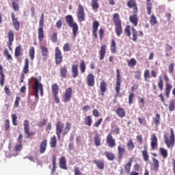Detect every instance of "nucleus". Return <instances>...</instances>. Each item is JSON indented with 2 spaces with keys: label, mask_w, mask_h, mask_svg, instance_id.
Here are the masks:
<instances>
[{
  "label": "nucleus",
  "mask_w": 175,
  "mask_h": 175,
  "mask_svg": "<svg viewBox=\"0 0 175 175\" xmlns=\"http://www.w3.org/2000/svg\"><path fill=\"white\" fill-rule=\"evenodd\" d=\"M66 21L68 27L72 29L73 38H76L77 36V32H79V25L75 22V19H73L72 15L66 16Z\"/></svg>",
  "instance_id": "1"
},
{
  "label": "nucleus",
  "mask_w": 175,
  "mask_h": 175,
  "mask_svg": "<svg viewBox=\"0 0 175 175\" xmlns=\"http://www.w3.org/2000/svg\"><path fill=\"white\" fill-rule=\"evenodd\" d=\"M170 131L171 133L170 137L168 133H165L163 136L165 144L167 146V148H173L175 144L174 130H173V129H171Z\"/></svg>",
  "instance_id": "2"
},
{
  "label": "nucleus",
  "mask_w": 175,
  "mask_h": 175,
  "mask_svg": "<svg viewBox=\"0 0 175 175\" xmlns=\"http://www.w3.org/2000/svg\"><path fill=\"white\" fill-rule=\"evenodd\" d=\"M113 20L115 24L116 33L117 36H121L122 35V25L120 19V14L118 13L113 14Z\"/></svg>",
  "instance_id": "3"
},
{
  "label": "nucleus",
  "mask_w": 175,
  "mask_h": 175,
  "mask_svg": "<svg viewBox=\"0 0 175 175\" xmlns=\"http://www.w3.org/2000/svg\"><path fill=\"white\" fill-rule=\"evenodd\" d=\"M44 27V14L42 13L39 21V27L38 29V40L39 42H43L44 39V30L43 29Z\"/></svg>",
  "instance_id": "4"
},
{
  "label": "nucleus",
  "mask_w": 175,
  "mask_h": 175,
  "mask_svg": "<svg viewBox=\"0 0 175 175\" xmlns=\"http://www.w3.org/2000/svg\"><path fill=\"white\" fill-rule=\"evenodd\" d=\"M72 95H73V89L72 88H68L64 92L62 101L64 102V103L70 102L72 99Z\"/></svg>",
  "instance_id": "5"
},
{
  "label": "nucleus",
  "mask_w": 175,
  "mask_h": 175,
  "mask_svg": "<svg viewBox=\"0 0 175 175\" xmlns=\"http://www.w3.org/2000/svg\"><path fill=\"white\" fill-rule=\"evenodd\" d=\"M163 79L165 81V96H167V98H169V96H170V91H172V88H173V86L172 85V84L169 83L170 79L169 77H167V75H164Z\"/></svg>",
  "instance_id": "6"
},
{
  "label": "nucleus",
  "mask_w": 175,
  "mask_h": 175,
  "mask_svg": "<svg viewBox=\"0 0 175 175\" xmlns=\"http://www.w3.org/2000/svg\"><path fill=\"white\" fill-rule=\"evenodd\" d=\"M115 90L116 92V96L120 94V91H121V75L120 74V70H116V83Z\"/></svg>",
  "instance_id": "7"
},
{
  "label": "nucleus",
  "mask_w": 175,
  "mask_h": 175,
  "mask_svg": "<svg viewBox=\"0 0 175 175\" xmlns=\"http://www.w3.org/2000/svg\"><path fill=\"white\" fill-rule=\"evenodd\" d=\"M51 90L55 103H59L61 100H59V97H58V92H59V87L58 86V84L54 83L51 87Z\"/></svg>",
  "instance_id": "8"
},
{
  "label": "nucleus",
  "mask_w": 175,
  "mask_h": 175,
  "mask_svg": "<svg viewBox=\"0 0 175 175\" xmlns=\"http://www.w3.org/2000/svg\"><path fill=\"white\" fill-rule=\"evenodd\" d=\"M64 122L60 120L57 121L56 123V135L59 141L61 140V133L64 132Z\"/></svg>",
  "instance_id": "9"
},
{
  "label": "nucleus",
  "mask_w": 175,
  "mask_h": 175,
  "mask_svg": "<svg viewBox=\"0 0 175 175\" xmlns=\"http://www.w3.org/2000/svg\"><path fill=\"white\" fill-rule=\"evenodd\" d=\"M77 16L78 18V21H79V23H82V21H84L85 14L84 13V8H83V5H81V4H79L78 6V12H77Z\"/></svg>",
  "instance_id": "10"
},
{
  "label": "nucleus",
  "mask_w": 175,
  "mask_h": 175,
  "mask_svg": "<svg viewBox=\"0 0 175 175\" xmlns=\"http://www.w3.org/2000/svg\"><path fill=\"white\" fill-rule=\"evenodd\" d=\"M23 126H24V132L27 136V139H29L31 136H33V135H35V132L31 133L29 131V120H25L23 123Z\"/></svg>",
  "instance_id": "11"
},
{
  "label": "nucleus",
  "mask_w": 175,
  "mask_h": 175,
  "mask_svg": "<svg viewBox=\"0 0 175 175\" xmlns=\"http://www.w3.org/2000/svg\"><path fill=\"white\" fill-rule=\"evenodd\" d=\"M62 52L59 48L56 47L55 49V60L56 65H59V64L62 63Z\"/></svg>",
  "instance_id": "12"
},
{
  "label": "nucleus",
  "mask_w": 175,
  "mask_h": 175,
  "mask_svg": "<svg viewBox=\"0 0 175 175\" xmlns=\"http://www.w3.org/2000/svg\"><path fill=\"white\" fill-rule=\"evenodd\" d=\"M29 59L26 58L25 59V65H24V68L23 70V74H21V83H24V78L25 77L26 73H28V72H29Z\"/></svg>",
  "instance_id": "13"
},
{
  "label": "nucleus",
  "mask_w": 175,
  "mask_h": 175,
  "mask_svg": "<svg viewBox=\"0 0 175 175\" xmlns=\"http://www.w3.org/2000/svg\"><path fill=\"white\" fill-rule=\"evenodd\" d=\"M125 146L123 144H120L118 146V159L119 162L122 161V158H124V154H125Z\"/></svg>",
  "instance_id": "14"
},
{
  "label": "nucleus",
  "mask_w": 175,
  "mask_h": 175,
  "mask_svg": "<svg viewBox=\"0 0 175 175\" xmlns=\"http://www.w3.org/2000/svg\"><path fill=\"white\" fill-rule=\"evenodd\" d=\"M127 6L129 9H133V13H139V8L136 0H129L127 2Z\"/></svg>",
  "instance_id": "15"
},
{
  "label": "nucleus",
  "mask_w": 175,
  "mask_h": 175,
  "mask_svg": "<svg viewBox=\"0 0 175 175\" xmlns=\"http://www.w3.org/2000/svg\"><path fill=\"white\" fill-rule=\"evenodd\" d=\"M32 80L34 83H33L34 87H36V85L38 87V92L39 93V91H40V95L43 96V85L40 83V80L35 77H32Z\"/></svg>",
  "instance_id": "16"
},
{
  "label": "nucleus",
  "mask_w": 175,
  "mask_h": 175,
  "mask_svg": "<svg viewBox=\"0 0 175 175\" xmlns=\"http://www.w3.org/2000/svg\"><path fill=\"white\" fill-rule=\"evenodd\" d=\"M106 142L110 148L116 147V139L113 137L111 133H109L106 138Z\"/></svg>",
  "instance_id": "17"
},
{
  "label": "nucleus",
  "mask_w": 175,
  "mask_h": 175,
  "mask_svg": "<svg viewBox=\"0 0 175 175\" xmlns=\"http://www.w3.org/2000/svg\"><path fill=\"white\" fill-rule=\"evenodd\" d=\"M150 147L153 150H157L158 147V137L155 134H152L150 137Z\"/></svg>",
  "instance_id": "18"
},
{
  "label": "nucleus",
  "mask_w": 175,
  "mask_h": 175,
  "mask_svg": "<svg viewBox=\"0 0 175 175\" xmlns=\"http://www.w3.org/2000/svg\"><path fill=\"white\" fill-rule=\"evenodd\" d=\"M142 154L144 161H145V162H148L150 159V155L148 154V145L145 144L144 146V150L142 151Z\"/></svg>",
  "instance_id": "19"
},
{
  "label": "nucleus",
  "mask_w": 175,
  "mask_h": 175,
  "mask_svg": "<svg viewBox=\"0 0 175 175\" xmlns=\"http://www.w3.org/2000/svg\"><path fill=\"white\" fill-rule=\"evenodd\" d=\"M98 28H99V22L94 21L92 23V35L94 39H98Z\"/></svg>",
  "instance_id": "20"
},
{
  "label": "nucleus",
  "mask_w": 175,
  "mask_h": 175,
  "mask_svg": "<svg viewBox=\"0 0 175 175\" xmlns=\"http://www.w3.org/2000/svg\"><path fill=\"white\" fill-rule=\"evenodd\" d=\"M11 18L14 29L16 31H18L20 29V22H18V20L16 18V15L13 12L11 14Z\"/></svg>",
  "instance_id": "21"
},
{
  "label": "nucleus",
  "mask_w": 175,
  "mask_h": 175,
  "mask_svg": "<svg viewBox=\"0 0 175 175\" xmlns=\"http://www.w3.org/2000/svg\"><path fill=\"white\" fill-rule=\"evenodd\" d=\"M40 50L43 61H47V58H49V48L45 46H41Z\"/></svg>",
  "instance_id": "22"
},
{
  "label": "nucleus",
  "mask_w": 175,
  "mask_h": 175,
  "mask_svg": "<svg viewBox=\"0 0 175 175\" xmlns=\"http://www.w3.org/2000/svg\"><path fill=\"white\" fill-rule=\"evenodd\" d=\"M86 83L88 87H94L95 85V76L92 74H89L87 77Z\"/></svg>",
  "instance_id": "23"
},
{
  "label": "nucleus",
  "mask_w": 175,
  "mask_h": 175,
  "mask_svg": "<svg viewBox=\"0 0 175 175\" xmlns=\"http://www.w3.org/2000/svg\"><path fill=\"white\" fill-rule=\"evenodd\" d=\"M129 21L133 24L134 27H137L139 23V18H137V13H133V15L129 16Z\"/></svg>",
  "instance_id": "24"
},
{
  "label": "nucleus",
  "mask_w": 175,
  "mask_h": 175,
  "mask_svg": "<svg viewBox=\"0 0 175 175\" xmlns=\"http://www.w3.org/2000/svg\"><path fill=\"white\" fill-rule=\"evenodd\" d=\"M59 165L60 169H64V170H68V166L66 165V158L62 156L59 160Z\"/></svg>",
  "instance_id": "25"
},
{
  "label": "nucleus",
  "mask_w": 175,
  "mask_h": 175,
  "mask_svg": "<svg viewBox=\"0 0 175 175\" xmlns=\"http://www.w3.org/2000/svg\"><path fill=\"white\" fill-rule=\"evenodd\" d=\"M132 163H133V157H131L127 163L124 165V172L126 174L131 173V167H132Z\"/></svg>",
  "instance_id": "26"
},
{
  "label": "nucleus",
  "mask_w": 175,
  "mask_h": 175,
  "mask_svg": "<svg viewBox=\"0 0 175 175\" xmlns=\"http://www.w3.org/2000/svg\"><path fill=\"white\" fill-rule=\"evenodd\" d=\"M47 150V139H44L40 144V154H44Z\"/></svg>",
  "instance_id": "27"
},
{
  "label": "nucleus",
  "mask_w": 175,
  "mask_h": 175,
  "mask_svg": "<svg viewBox=\"0 0 175 175\" xmlns=\"http://www.w3.org/2000/svg\"><path fill=\"white\" fill-rule=\"evenodd\" d=\"M99 58L100 61L103 60L105 59V56L106 55V45L103 44L100 46V51H99Z\"/></svg>",
  "instance_id": "28"
},
{
  "label": "nucleus",
  "mask_w": 175,
  "mask_h": 175,
  "mask_svg": "<svg viewBox=\"0 0 175 175\" xmlns=\"http://www.w3.org/2000/svg\"><path fill=\"white\" fill-rule=\"evenodd\" d=\"M71 71H72V77L74 79H76V77H77V76H79V65L73 64L72 66Z\"/></svg>",
  "instance_id": "29"
},
{
  "label": "nucleus",
  "mask_w": 175,
  "mask_h": 175,
  "mask_svg": "<svg viewBox=\"0 0 175 175\" xmlns=\"http://www.w3.org/2000/svg\"><path fill=\"white\" fill-rule=\"evenodd\" d=\"M116 113L120 118H124V117L126 116V113H125V109L122 107H118L116 109Z\"/></svg>",
  "instance_id": "30"
},
{
  "label": "nucleus",
  "mask_w": 175,
  "mask_h": 175,
  "mask_svg": "<svg viewBox=\"0 0 175 175\" xmlns=\"http://www.w3.org/2000/svg\"><path fill=\"white\" fill-rule=\"evenodd\" d=\"M93 162L95 163V165H96L97 167L100 170H103V169H105V162H103V161L94 159Z\"/></svg>",
  "instance_id": "31"
},
{
  "label": "nucleus",
  "mask_w": 175,
  "mask_h": 175,
  "mask_svg": "<svg viewBox=\"0 0 175 175\" xmlns=\"http://www.w3.org/2000/svg\"><path fill=\"white\" fill-rule=\"evenodd\" d=\"M100 90L101 95L102 96H103L105 95V92H106V91L107 90V83H106V81H105V80H103L100 82Z\"/></svg>",
  "instance_id": "32"
},
{
  "label": "nucleus",
  "mask_w": 175,
  "mask_h": 175,
  "mask_svg": "<svg viewBox=\"0 0 175 175\" xmlns=\"http://www.w3.org/2000/svg\"><path fill=\"white\" fill-rule=\"evenodd\" d=\"M0 75L1 78L0 79V85L1 87H3L5 84V74L3 73V67L2 64H0Z\"/></svg>",
  "instance_id": "33"
},
{
  "label": "nucleus",
  "mask_w": 175,
  "mask_h": 175,
  "mask_svg": "<svg viewBox=\"0 0 175 175\" xmlns=\"http://www.w3.org/2000/svg\"><path fill=\"white\" fill-rule=\"evenodd\" d=\"M159 152L163 159H166L167 157H169V152L167 150V149H165V148L160 147L159 148Z\"/></svg>",
  "instance_id": "34"
},
{
  "label": "nucleus",
  "mask_w": 175,
  "mask_h": 175,
  "mask_svg": "<svg viewBox=\"0 0 175 175\" xmlns=\"http://www.w3.org/2000/svg\"><path fill=\"white\" fill-rule=\"evenodd\" d=\"M8 43L11 44L14 42V31L13 30H9L8 33Z\"/></svg>",
  "instance_id": "35"
},
{
  "label": "nucleus",
  "mask_w": 175,
  "mask_h": 175,
  "mask_svg": "<svg viewBox=\"0 0 175 175\" xmlns=\"http://www.w3.org/2000/svg\"><path fill=\"white\" fill-rule=\"evenodd\" d=\"M104 155H105L108 161H113L114 159H116V155L111 152L105 151L104 152Z\"/></svg>",
  "instance_id": "36"
},
{
  "label": "nucleus",
  "mask_w": 175,
  "mask_h": 175,
  "mask_svg": "<svg viewBox=\"0 0 175 175\" xmlns=\"http://www.w3.org/2000/svg\"><path fill=\"white\" fill-rule=\"evenodd\" d=\"M60 75L62 79L66 78V76L68 75V68H66V66L60 67Z\"/></svg>",
  "instance_id": "37"
},
{
  "label": "nucleus",
  "mask_w": 175,
  "mask_h": 175,
  "mask_svg": "<svg viewBox=\"0 0 175 175\" xmlns=\"http://www.w3.org/2000/svg\"><path fill=\"white\" fill-rule=\"evenodd\" d=\"M49 144L51 148H55L57 147V137L55 135L51 137Z\"/></svg>",
  "instance_id": "38"
},
{
  "label": "nucleus",
  "mask_w": 175,
  "mask_h": 175,
  "mask_svg": "<svg viewBox=\"0 0 175 175\" xmlns=\"http://www.w3.org/2000/svg\"><path fill=\"white\" fill-rule=\"evenodd\" d=\"M152 162L153 170H154V172H158V170H159V161L155 157H152Z\"/></svg>",
  "instance_id": "39"
},
{
  "label": "nucleus",
  "mask_w": 175,
  "mask_h": 175,
  "mask_svg": "<svg viewBox=\"0 0 175 175\" xmlns=\"http://www.w3.org/2000/svg\"><path fill=\"white\" fill-rule=\"evenodd\" d=\"M21 45H18L15 48L14 57L15 58H19L22 54Z\"/></svg>",
  "instance_id": "40"
},
{
  "label": "nucleus",
  "mask_w": 175,
  "mask_h": 175,
  "mask_svg": "<svg viewBox=\"0 0 175 175\" xmlns=\"http://www.w3.org/2000/svg\"><path fill=\"white\" fill-rule=\"evenodd\" d=\"M56 165H57V157L53 155V159H52V166L53 168L51 170V174L54 175V174L55 173V169H56Z\"/></svg>",
  "instance_id": "41"
},
{
  "label": "nucleus",
  "mask_w": 175,
  "mask_h": 175,
  "mask_svg": "<svg viewBox=\"0 0 175 175\" xmlns=\"http://www.w3.org/2000/svg\"><path fill=\"white\" fill-rule=\"evenodd\" d=\"M29 57L31 61L35 59V47L31 46L29 49Z\"/></svg>",
  "instance_id": "42"
},
{
  "label": "nucleus",
  "mask_w": 175,
  "mask_h": 175,
  "mask_svg": "<svg viewBox=\"0 0 175 175\" xmlns=\"http://www.w3.org/2000/svg\"><path fill=\"white\" fill-rule=\"evenodd\" d=\"M3 54L7 57V60L9 61V62H13V57H12V55L9 53L8 49H4Z\"/></svg>",
  "instance_id": "43"
},
{
  "label": "nucleus",
  "mask_w": 175,
  "mask_h": 175,
  "mask_svg": "<svg viewBox=\"0 0 175 175\" xmlns=\"http://www.w3.org/2000/svg\"><path fill=\"white\" fill-rule=\"evenodd\" d=\"M70 128H72V125L70 124V122H67L66 124V126L64 128V131L63 132V136H66L68 133L70 131Z\"/></svg>",
  "instance_id": "44"
},
{
  "label": "nucleus",
  "mask_w": 175,
  "mask_h": 175,
  "mask_svg": "<svg viewBox=\"0 0 175 175\" xmlns=\"http://www.w3.org/2000/svg\"><path fill=\"white\" fill-rule=\"evenodd\" d=\"M126 146L128 151H133V148H135V144L132 139H129L128 141Z\"/></svg>",
  "instance_id": "45"
},
{
  "label": "nucleus",
  "mask_w": 175,
  "mask_h": 175,
  "mask_svg": "<svg viewBox=\"0 0 175 175\" xmlns=\"http://www.w3.org/2000/svg\"><path fill=\"white\" fill-rule=\"evenodd\" d=\"M111 52L112 53V54H116V53H117V47L115 40H111Z\"/></svg>",
  "instance_id": "46"
},
{
  "label": "nucleus",
  "mask_w": 175,
  "mask_h": 175,
  "mask_svg": "<svg viewBox=\"0 0 175 175\" xmlns=\"http://www.w3.org/2000/svg\"><path fill=\"white\" fill-rule=\"evenodd\" d=\"M153 121L157 126H159L161 124V115L159 113L156 114V117L153 118Z\"/></svg>",
  "instance_id": "47"
},
{
  "label": "nucleus",
  "mask_w": 175,
  "mask_h": 175,
  "mask_svg": "<svg viewBox=\"0 0 175 175\" xmlns=\"http://www.w3.org/2000/svg\"><path fill=\"white\" fill-rule=\"evenodd\" d=\"M12 8L15 12L20 10V5H18V0H14L12 1Z\"/></svg>",
  "instance_id": "48"
},
{
  "label": "nucleus",
  "mask_w": 175,
  "mask_h": 175,
  "mask_svg": "<svg viewBox=\"0 0 175 175\" xmlns=\"http://www.w3.org/2000/svg\"><path fill=\"white\" fill-rule=\"evenodd\" d=\"M100 143H101L100 136L96 134L94 136V144L95 146H96V147H99V146H100Z\"/></svg>",
  "instance_id": "49"
},
{
  "label": "nucleus",
  "mask_w": 175,
  "mask_h": 175,
  "mask_svg": "<svg viewBox=\"0 0 175 175\" xmlns=\"http://www.w3.org/2000/svg\"><path fill=\"white\" fill-rule=\"evenodd\" d=\"M99 0H92V8L93 10H96V9H99Z\"/></svg>",
  "instance_id": "50"
},
{
  "label": "nucleus",
  "mask_w": 175,
  "mask_h": 175,
  "mask_svg": "<svg viewBox=\"0 0 175 175\" xmlns=\"http://www.w3.org/2000/svg\"><path fill=\"white\" fill-rule=\"evenodd\" d=\"M150 25H156V24H158V20L157 19V16L155 15L152 14L150 16Z\"/></svg>",
  "instance_id": "51"
},
{
  "label": "nucleus",
  "mask_w": 175,
  "mask_h": 175,
  "mask_svg": "<svg viewBox=\"0 0 175 175\" xmlns=\"http://www.w3.org/2000/svg\"><path fill=\"white\" fill-rule=\"evenodd\" d=\"M85 124L88 125V126H91V125H92V118L91 116H88L85 118Z\"/></svg>",
  "instance_id": "52"
},
{
  "label": "nucleus",
  "mask_w": 175,
  "mask_h": 175,
  "mask_svg": "<svg viewBox=\"0 0 175 175\" xmlns=\"http://www.w3.org/2000/svg\"><path fill=\"white\" fill-rule=\"evenodd\" d=\"M128 66H130V68H133V66H136V64H137V62L135 58H131L130 60L127 61Z\"/></svg>",
  "instance_id": "53"
},
{
  "label": "nucleus",
  "mask_w": 175,
  "mask_h": 175,
  "mask_svg": "<svg viewBox=\"0 0 175 175\" xmlns=\"http://www.w3.org/2000/svg\"><path fill=\"white\" fill-rule=\"evenodd\" d=\"M151 0H147V13L149 16H151V10L152 9V4L150 3Z\"/></svg>",
  "instance_id": "54"
},
{
  "label": "nucleus",
  "mask_w": 175,
  "mask_h": 175,
  "mask_svg": "<svg viewBox=\"0 0 175 175\" xmlns=\"http://www.w3.org/2000/svg\"><path fill=\"white\" fill-rule=\"evenodd\" d=\"M79 69L81 70V73H84L85 72V69H87V66H85V62L84 60H82L80 65Z\"/></svg>",
  "instance_id": "55"
},
{
  "label": "nucleus",
  "mask_w": 175,
  "mask_h": 175,
  "mask_svg": "<svg viewBox=\"0 0 175 175\" xmlns=\"http://www.w3.org/2000/svg\"><path fill=\"white\" fill-rule=\"evenodd\" d=\"M169 111H174L175 109V99H172L170 100V105H169Z\"/></svg>",
  "instance_id": "56"
},
{
  "label": "nucleus",
  "mask_w": 175,
  "mask_h": 175,
  "mask_svg": "<svg viewBox=\"0 0 175 175\" xmlns=\"http://www.w3.org/2000/svg\"><path fill=\"white\" fill-rule=\"evenodd\" d=\"M157 85L160 91H163V79H162V77H159Z\"/></svg>",
  "instance_id": "57"
},
{
  "label": "nucleus",
  "mask_w": 175,
  "mask_h": 175,
  "mask_svg": "<svg viewBox=\"0 0 175 175\" xmlns=\"http://www.w3.org/2000/svg\"><path fill=\"white\" fill-rule=\"evenodd\" d=\"M135 98V93L129 92V105H132L133 103V99Z\"/></svg>",
  "instance_id": "58"
},
{
  "label": "nucleus",
  "mask_w": 175,
  "mask_h": 175,
  "mask_svg": "<svg viewBox=\"0 0 175 175\" xmlns=\"http://www.w3.org/2000/svg\"><path fill=\"white\" fill-rule=\"evenodd\" d=\"M58 34L57 33H54L51 37V40L53 43H57L58 42Z\"/></svg>",
  "instance_id": "59"
},
{
  "label": "nucleus",
  "mask_w": 175,
  "mask_h": 175,
  "mask_svg": "<svg viewBox=\"0 0 175 175\" xmlns=\"http://www.w3.org/2000/svg\"><path fill=\"white\" fill-rule=\"evenodd\" d=\"M33 90L34 91L36 100V102H38L39 101V93L38 92V86L37 85L33 86Z\"/></svg>",
  "instance_id": "60"
},
{
  "label": "nucleus",
  "mask_w": 175,
  "mask_h": 175,
  "mask_svg": "<svg viewBox=\"0 0 175 175\" xmlns=\"http://www.w3.org/2000/svg\"><path fill=\"white\" fill-rule=\"evenodd\" d=\"M124 33L126 34V36L129 37L131 36V25H126L125 29H124Z\"/></svg>",
  "instance_id": "61"
},
{
  "label": "nucleus",
  "mask_w": 175,
  "mask_h": 175,
  "mask_svg": "<svg viewBox=\"0 0 175 175\" xmlns=\"http://www.w3.org/2000/svg\"><path fill=\"white\" fill-rule=\"evenodd\" d=\"M12 124L14 125V126H17L18 124L17 123V115L12 114Z\"/></svg>",
  "instance_id": "62"
},
{
  "label": "nucleus",
  "mask_w": 175,
  "mask_h": 175,
  "mask_svg": "<svg viewBox=\"0 0 175 175\" xmlns=\"http://www.w3.org/2000/svg\"><path fill=\"white\" fill-rule=\"evenodd\" d=\"M74 173L75 175H83V173L80 171V168L77 166L74 167Z\"/></svg>",
  "instance_id": "63"
},
{
  "label": "nucleus",
  "mask_w": 175,
  "mask_h": 175,
  "mask_svg": "<svg viewBox=\"0 0 175 175\" xmlns=\"http://www.w3.org/2000/svg\"><path fill=\"white\" fill-rule=\"evenodd\" d=\"M63 50L65 53H68V51H70V45L69 43L64 44L63 46Z\"/></svg>",
  "instance_id": "64"
}]
</instances>
